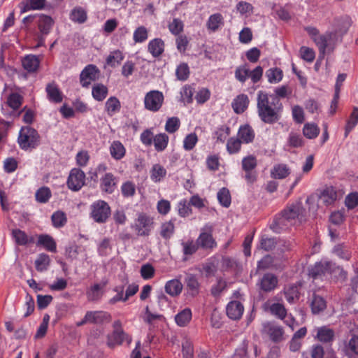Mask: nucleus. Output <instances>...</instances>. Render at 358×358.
Listing matches in <instances>:
<instances>
[{"label": "nucleus", "instance_id": "f257e3e1", "mask_svg": "<svg viewBox=\"0 0 358 358\" xmlns=\"http://www.w3.org/2000/svg\"><path fill=\"white\" fill-rule=\"evenodd\" d=\"M304 211L301 203L292 204L282 210L280 215L274 218L270 228L274 232L280 233L287 225V222H292L296 218L301 219Z\"/></svg>", "mask_w": 358, "mask_h": 358}, {"label": "nucleus", "instance_id": "f03ea898", "mask_svg": "<svg viewBox=\"0 0 358 358\" xmlns=\"http://www.w3.org/2000/svg\"><path fill=\"white\" fill-rule=\"evenodd\" d=\"M304 29L318 47L320 55H324L327 49L332 48L331 46L336 43V32L327 31L324 34H320L319 30L314 27H306Z\"/></svg>", "mask_w": 358, "mask_h": 358}, {"label": "nucleus", "instance_id": "7ed1b4c3", "mask_svg": "<svg viewBox=\"0 0 358 358\" xmlns=\"http://www.w3.org/2000/svg\"><path fill=\"white\" fill-rule=\"evenodd\" d=\"M40 142V136L38 131L29 126L22 127L19 132L17 143L23 150L36 148Z\"/></svg>", "mask_w": 358, "mask_h": 358}, {"label": "nucleus", "instance_id": "20e7f679", "mask_svg": "<svg viewBox=\"0 0 358 358\" xmlns=\"http://www.w3.org/2000/svg\"><path fill=\"white\" fill-rule=\"evenodd\" d=\"M90 217L98 224L106 223L111 215V208L103 200H97L90 206Z\"/></svg>", "mask_w": 358, "mask_h": 358}, {"label": "nucleus", "instance_id": "39448f33", "mask_svg": "<svg viewBox=\"0 0 358 358\" xmlns=\"http://www.w3.org/2000/svg\"><path fill=\"white\" fill-rule=\"evenodd\" d=\"M257 106L259 112H278L282 108L280 99L276 96L262 91L258 93Z\"/></svg>", "mask_w": 358, "mask_h": 358}, {"label": "nucleus", "instance_id": "423d86ee", "mask_svg": "<svg viewBox=\"0 0 358 358\" xmlns=\"http://www.w3.org/2000/svg\"><path fill=\"white\" fill-rule=\"evenodd\" d=\"M213 227L211 224H206L201 229V232L196 238L199 248L204 250L212 251L217 248V244L213 236Z\"/></svg>", "mask_w": 358, "mask_h": 358}, {"label": "nucleus", "instance_id": "0eeeda50", "mask_svg": "<svg viewBox=\"0 0 358 358\" xmlns=\"http://www.w3.org/2000/svg\"><path fill=\"white\" fill-rule=\"evenodd\" d=\"M101 71L94 64H88L80 72V84L83 88H89L92 83L99 80Z\"/></svg>", "mask_w": 358, "mask_h": 358}, {"label": "nucleus", "instance_id": "6e6552de", "mask_svg": "<svg viewBox=\"0 0 358 358\" xmlns=\"http://www.w3.org/2000/svg\"><path fill=\"white\" fill-rule=\"evenodd\" d=\"M257 166V159L252 155L244 157L241 161V167L245 172V180L248 183L252 184L257 180V173L255 171Z\"/></svg>", "mask_w": 358, "mask_h": 358}, {"label": "nucleus", "instance_id": "1a4fd4ad", "mask_svg": "<svg viewBox=\"0 0 358 358\" xmlns=\"http://www.w3.org/2000/svg\"><path fill=\"white\" fill-rule=\"evenodd\" d=\"M85 173L80 169L73 168L67 178V186L73 192L79 191L85 183Z\"/></svg>", "mask_w": 358, "mask_h": 358}, {"label": "nucleus", "instance_id": "9d476101", "mask_svg": "<svg viewBox=\"0 0 358 358\" xmlns=\"http://www.w3.org/2000/svg\"><path fill=\"white\" fill-rule=\"evenodd\" d=\"M333 263L327 260H322L312 266L308 271L309 276L313 279H321L327 274L331 273Z\"/></svg>", "mask_w": 358, "mask_h": 358}, {"label": "nucleus", "instance_id": "9b49d317", "mask_svg": "<svg viewBox=\"0 0 358 358\" xmlns=\"http://www.w3.org/2000/svg\"><path fill=\"white\" fill-rule=\"evenodd\" d=\"M118 178L113 173L108 172L99 178L100 190L106 194H113L117 189Z\"/></svg>", "mask_w": 358, "mask_h": 358}, {"label": "nucleus", "instance_id": "f8f14e48", "mask_svg": "<svg viewBox=\"0 0 358 358\" xmlns=\"http://www.w3.org/2000/svg\"><path fill=\"white\" fill-rule=\"evenodd\" d=\"M163 101L162 92L155 90L150 91L146 94L144 99L145 108L152 111H157L161 108Z\"/></svg>", "mask_w": 358, "mask_h": 358}, {"label": "nucleus", "instance_id": "ddd939ff", "mask_svg": "<svg viewBox=\"0 0 358 358\" xmlns=\"http://www.w3.org/2000/svg\"><path fill=\"white\" fill-rule=\"evenodd\" d=\"M278 284V277L272 273H266L259 278L257 285L261 291L267 293L273 291Z\"/></svg>", "mask_w": 358, "mask_h": 358}, {"label": "nucleus", "instance_id": "4468645a", "mask_svg": "<svg viewBox=\"0 0 358 358\" xmlns=\"http://www.w3.org/2000/svg\"><path fill=\"white\" fill-rule=\"evenodd\" d=\"M129 345L132 338L124 331H113L111 334L107 336V345L109 348H113L116 345H121L124 342Z\"/></svg>", "mask_w": 358, "mask_h": 358}, {"label": "nucleus", "instance_id": "2eb2a0df", "mask_svg": "<svg viewBox=\"0 0 358 358\" xmlns=\"http://www.w3.org/2000/svg\"><path fill=\"white\" fill-rule=\"evenodd\" d=\"M316 333L315 338L323 343H329L334 341L335 338V332L334 329L328 326H322L315 329Z\"/></svg>", "mask_w": 358, "mask_h": 358}, {"label": "nucleus", "instance_id": "dca6fc26", "mask_svg": "<svg viewBox=\"0 0 358 358\" xmlns=\"http://www.w3.org/2000/svg\"><path fill=\"white\" fill-rule=\"evenodd\" d=\"M152 219L145 213H141L137 219L136 230L141 236H148L150 227L152 225Z\"/></svg>", "mask_w": 358, "mask_h": 358}, {"label": "nucleus", "instance_id": "f3484780", "mask_svg": "<svg viewBox=\"0 0 358 358\" xmlns=\"http://www.w3.org/2000/svg\"><path fill=\"white\" fill-rule=\"evenodd\" d=\"M263 331L267 334L271 340L275 343H278L282 340L284 330L280 326L266 323L264 324Z\"/></svg>", "mask_w": 358, "mask_h": 358}, {"label": "nucleus", "instance_id": "a211bd4d", "mask_svg": "<svg viewBox=\"0 0 358 358\" xmlns=\"http://www.w3.org/2000/svg\"><path fill=\"white\" fill-rule=\"evenodd\" d=\"M244 312V306L241 302L238 301H230L226 307V313L227 316L234 320H239Z\"/></svg>", "mask_w": 358, "mask_h": 358}, {"label": "nucleus", "instance_id": "6ab92c4d", "mask_svg": "<svg viewBox=\"0 0 358 358\" xmlns=\"http://www.w3.org/2000/svg\"><path fill=\"white\" fill-rule=\"evenodd\" d=\"M244 144H249L254 141L255 132L248 124H242L239 127L237 136Z\"/></svg>", "mask_w": 358, "mask_h": 358}, {"label": "nucleus", "instance_id": "aec40b11", "mask_svg": "<svg viewBox=\"0 0 358 358\" xmlns=\"http://www.w3.org/2000/svg\"><path fill=\"white\" fill-rule=\"evenodd\" d=\"M90 323L102 324L111 320V315L103 310L87 311Z\"/></svg>", "mask_w": 358, "mask_h": 358}, {"label": "nucleus", "instance_id": "412c9836", "mask_svg": "<svg viewBox=\"0 0 358 358\" xmlns=\"http://www.w3.org/2000/svg\"><path fill=\"white\" fill-rule=\"evenodd\" d=\"M175 234V220H170L163 222L159 229V235L164 241V243H169Z\"/></svg>", "mask_w": 358, "mask_h": 358}, {"label": "nucleus", "instance_id": "4be33fe9", "mask_svg": "<svg viewBox=\"0 0 358 358\" xmlns=\"http://www.w3.org/2000/svg\"><path fill=\"white\" fill-rule=\"evenodd\" d=\"M181 245L182 248L183 261L188 260L189 258L195 254L199 249L196 241H194L193 239L182 241L181 243Z\"/></svg>", "mask_w": 358, "mask_h": 358}, {"label": "nucleus", "instance_id": "5701e85b", "mask_svg": "<svg viewBox=\"0 0 358 358\" xmlns=\"http://www.w3.org/2000/svg\"><path fill=\"white\" fill-rule=\"evenodd\" d=\"M23 68L29 73H34L37 71L40 65L38 57L34 55L25 56L22 60Z\"/></svg>", "mask_w": 358, "mask_h": 358}, {"label": "nucleus", "instance_id": "b1692460", "mask_svg": "<svg viewBox=\"0 0 358 358\" xmlns=\"http://www.w3.org/2000/svg\"><path fill=\"white\" fill-rule=\"evenodd\" d=\"M167 174L166 169L159 164H155L150 171V177L155 183H159L164 180Z\"/></svg>", "mask_w": 358, "mask_h": 358}, {"label": "nucleus", "instance_id": "393cba45", "mask_svg": "<svg viewBox=\"0 0 358 358\" xmlns=\"http://www.w3.org/2000/svg\"><path fill=\"white\" fill-rule=\"evenodd\" d=\"M53 24L54 20L50 16L44 14L39 15L38 27L42 35H48L50 32Z\"/></svg>", "mask_w": 358, "mask_h": 358}, {"label": "nucleus", "instance_id": "a878e982", "mask_svg": "<svg viewBox=\"0 0 358 358\" xmlns=\"http://www.w3.org/2000/svg\"><path fill=\"white\" fill-rule=\"evenodd\" d=\"M37 245H42L47 251L57 252V243L50 235L40 234L38 237Z\"/></svg>", "mask_w": 358, "mask_h": 358}, {"label": "nucleus", "instance_id": "bb28decb", "mask_svg": "<svg viewBox=\"0 0 358 358\" xmlns=\"http://www.w3.org/2000/svg\"><path fill=\"white\" fill-rule=\"evenodd\" d=\"M148 50L152 57H158L164 51V42L161 38H154L148 43Z\"/></svg>", "mask_w": 358, "mask_h": 358}, {"label": "nucleus", "instance_id": "cd10ccee", "mask_svg": "<svg viewBox=\"0 0 358 358\" xmlns=\"http://www.w3.org/2000/svg\"><path fill=\"white\" fill-rule=\"evenodd\" d=\"M250 101L248 95L245 94H241L236 96L232 103L231 106L234 112H244L247 110Z\"/></svg>", "mask_w": 358, "mask_h": 358}, {"label": "nucleus", "instance_id": "c85d7f7f", "mask_svg": "<svg viewBox=\"0 0 358 358\" xmlns=\"http://www.w3.org/2000/svg\"><path fill=\"white\" fill-rule=\"evenodd\" d=\"M224 24V17L220 13H215L208 17L206 27L210 32L217 31Z\"/></svg>", "mask_w": 358, "mask_h": 358}, {"label": "nucleus", "instance_id": "c756f323", "mask_svg": "<svg viewBox=\"0 0 358 358\" xmlns=\"http://www.w3.org/2000/svg\"><path fill=\"white\" fill-rule=\"evenodd\" d=\"M185 283L189 295L194 297L199 294L200 284L194 275L188 274L185 278Z\"/></svg>", "mask_w": 358, "mask_h": 358}, {"label": "nucleus", "instance_id": "7c9ffc66", "mask_svg": "<svg viewBox=\"0 0 358 358\" xmlns=\"http://www.w3.org/2000/svg\"><path fill=\"white\" fill-rule=\"evenodd\" d=\"M182 284L178 279H173L166 282L165 292L171 296H178L182 290Z\"/></svg>", "mask_w": 358, "mask_h": 358}, {"label": "nucleus", "instance_id": "2f4dec72", "mask_svg": "<svg viewBox=\"0 0 358 358\" xmlns=\"http://www.w3.org/2000/svg\"><path fill=\"white\" fill-rule=\"evenodd\" d=\"M12 237L17 245H26L34 242L32 237H29L24 231L19 229L12 231Z\"/></svg>", "mask_w": 358, "mask_h": 358}, {"label": "nucleus", "instance_id": "473e14b6", "mask_svg": "<svg viewBox=\"0 0 358 358\" xmlns=\"http://www.w3.org/2000/svg\"><path fill=\"white\" fill-rule=\"evenodd\" d=\"M106 283L103 285L96 283L90 287L86 292V296L88 301H97L103 295L102 289L105 287Z\"/></svg>", "mask_w": 358, "mask_h": 358}, {"label": "nucleus", "instance_id": "72a5a7b5", "mask_svg": "<svg viewBox=\"0 0 358 358\" xmlns=\"http://www.w3.org/2000/svg\"><path fill=\"white\" fill-rule=\"evenodd\" d=\"M45 90L50 101L55 103L62 101V93L55 83L48 84Z\"/></svg>", "mask_w": 358, "mask_h": 358}, {"label": "nucleus", "instance_id": "f704fd0d", "mask_svg": "<svg viewBox=\"0 0 358 358\" xmlns=\"http://www.w3.org/2000/svg\"><path fill=\"white\" fill-rule=\"evenodd\" d=\"M310 307L313 314H318L326 309L327 302L323 297L313 294Z\"/></svg>", "mask_w": 358, "mask_h": 358}, {"label": "nucleus", "instance_id": "c9c22d12", "mask_svg": "<svg viewBox=\"0 0 358 358\" xmlns=\"http://www.w3.org/2000/svg\"><path fill=\"white\" fill-rule=\"evenodd\" d=\"M110 153L113 159L120 160L124 157L126 150L120 141H115L110 146Z\"/></svg>", "mask_w": 358, "mask_h": 358}, {"label": "nucleus", "instance_id": "e433bc0d", "mask_svg": "<svg viewBox=\"0 0 358 358\" xmlns=\"http://www.w3.org/2000/svg\"><path fill=\"white\" fill-rule=\"evenodd\" d=\"M192 317V313L191 309L186 308L175 316V321L179 327H185L189 323Z\"/></svg>", "mask_w": 358, "mask_h": 358}, {"label": "nucleus", "instance_id": "4c0bfd02", "mask_svg": "<svg viewBox=\"0 0 358 358\" xmlns=\"http://www.w3.org/2000/svg\"><path fill=\"white\" fill-rule=\"evenodd\" d=\"M290 173L289 169L286 164H280L275 165L271 170V176L275 179H284Z\"/></svg>", "mask_w": 358, "mask_h": 358}, {"label": "nucleus", "instance_id": "58836bf2", "mask_svg": "<svg viewBox=\"0 0 358 358\" xmlns=\"http://www.w3.org/2000/svg\"><path fill=\"white\" fill-rule=\"evenodd\" d=\"M124 59V55L122 52L120 50H116L110 52L109 55L107 57L106 62L109 66L115 68L120 65Z\"/></svg>", "mask_w": 358, "mask_h": 358}, {"label": "nucleus", "instance_id": "ea45409f", "mask_svg": "<svg viewBox=\"0 0 358 358\" xmlns=\"http://www.w3.org/2000/svg\"><path fill=\"white\" fill-rule=\"evenodd\" d=\"M169 138L165 133L158 134L153 138L155 149L157 152L164 151L168 146Z\"/></svg>", "mask_w": 358, "mask_h": 358}, {"label": "nucleus", "instance_id": "a19ab883", "mask_svg": "<svg viewBox=\"0 0 358 358\" xmlns=\"http://www.w3.org/2000/svg\"><path fill=\"white\" fill-rule=\"evenodd\" d=\"M242 142L237 137H230L226 144V150L229 155L238 154L241 150Z\"/></svg>", "mask_w": 358, "mask_h": 358}, {"label": "nucleus", "instance_id": "79ce46f5", "mask_svg": "<svg viewBox=\"0 0 358 358\" xmlns=\"http://www.w3.org/2000/svg\"><path fill=\"white\" fill-rule=\"evenodd\" d=\"M108 92L106 86L102 83H97L92 87V94L95 100L101 101L107 96Z\"/></svg>", "mask_w": 358, "mask_h": 358}, {"label": "nucleus", "instance_id": "37998d69", "mask_svg": "<svg viewBox=\"0 0 358 358\" xmlns=\"http://www.w3.org/2000/svg\"><path fill=\"white\" fill-rule=\"evenodd\" d=\"M70 19L78 24L84 23L87 19V15L84 8L82 7L74 8L70 13Z\"/></svg>", "mask_w": 358, "mask_h": 358}, {"label": "nucleus", "instance_id": "c03bdc74", "mask_svg": "<svg viewBox=\"0 0 358 358\" xmlns=\"http://www.w3.org/2000/svg\"><path fill=\"white\" fill-rule=\"evenodd\" d=\"M52 226L55 228L63 227L67 222V217L64 212L57 210L51 215Z\"/></svg>", "mask_w": 358, "mask_h": 358}, {"label": "nucleus", "instance_id": "a18cd8bd", "mask_svg": "<svg viewBox=\"0 0 358 358\" xmlns=\"http://www.w3.org/2000/svg\"><path fill=\"white\" fill-rule=\"evenodd\" d=\"M217 198L222 206L224 208H229L230 206L231 203V197L230 192L227 188H221L217 194Z\"/></svg>", "mask_w": 358, "mask_h": 358}, {"label": "nucleus", "instance_id": "49530a36", "mask_svg": "<svg viewBox=\"0 0 358 358\" xmlns=\"http://www.w3.org/2000/svg\"><path fill=\"white\" fill-rule=\"evenodd\" d=\"M320 199L326 205L332 204L337 199V192L333 187H328L322 192Z\"/></svg>", "mask_w": 358, "mask_h": 358}, {"label": "nucleus", "instance_id": "de8ad7c7", "mask_svg": "<svg viewBox=\"0 0 358 358\" xmlns=\"http://www.w3.org/2000/svg\"><path fill=\"white\" fill-rule=\"evenodd\" d=\"M320 128L314 123H306L303 128V134L308 139L317 138L320 134Z\"/></svg>", "mask_w": 358, "mask_h": 358}, {"label": "nucleus", "instance_id": "09e8293b", "mask_svg": "<svg viewBox=\"0 0 358 358\" xmlns=\"http://www.w3.org/2000/svg\"><path fill=\"white\" fill-rule=\"evenodd\" d=\"M50 264V259L48 255L40 254L35 261V267L38 271L42 272L48 269Z\"/></svg>", "mask_w": 358, "mask_h": 358}, {"label": "nucleus", "instance_id": "8fccbe9b", "mask_svg": "<svg viewBox=\"0 0 358 358\" xmlns=\"http://www.w3.org/2000/svg\"><path fill=\"white\" fill-rule=\"evenodd\" d=\"M51 196V191L48 187H42L39 188L35 193V198L36 201L41 203H45L48 202Z\"/></svg>", "mask_w": 358, "mask_h": 358}, {"label": "nucleus", "instance_id": "3c124183", "mask_svg": "<svg viewBox=\"0 0 358 358\" xmlns=\"http://www.w3.org/2000/svg\"><path fill=\"white\" fill-rule=\"evenodd\" d=\"M190 74L189 66L187 63H180L176 69V76L178 80H187Z\"/></svg>", "mask_w": 358, "mask_h": 358}, {"label": "nucleus", "instance_id": "603ef678", "mask_svg": "<svg viewBox=\"0 0 358 358\" xmlns=\"http://www.w3.org/2000/svg\"><path fill=\"white\" fill-rule=\"evenodd\" d=\"M259 243L262 249L265 251H270L275 248L277 241L275 238L268 237L267 235H262Z\"/></svg>", "mask_w": 358, "mask_h": 358}, {"label": "nucleus", "instance_id": "864d4df0", "mask_svg": "<svg viewBox=\"0 0 358 358\" xmlns=\"http://www.w3.org/2000/svg\"><path fill=\"white\" fill-rule=\"evenodd\" d=\"M266 76L270 83H279L282 79V71L278 68H271L266 71Z\"/></svg>", "mask_w": 358, "mask_h": 358}, {"label": "nucleus", "instance_id": "5fc2aeb1", "mask_svg": "<svg viewBox=\"0 0 358 358\" xmlns=\"http://www.w3.org/2000/svg\"><path fill=\"white\" fill-rule=\"evenodd\" d=\"M287 145L292 148H300L303 145V139L300 134L291 131L287 138Z\"/></svg>", "mask_w": 358, "mask_h": 358}, {"label": "nucleus", "instance_id": "6e6d98bb", "mask_svg": "<svg viewBox=\"0 0 358 358\" xmlns=\"http://www.w3.org/2000/svg\"><path fill=\"white\" fill-rule=\"evenodd\" d=\"M178 213L182 217H186L192 213L189 202L186 199L180 200L177 206Z\"/></svg>", "mask_w": 358, "mask_h": 358}, {"label": "nucleus", "instance_id": "4d7b16f0", "mask_svg": "<svg viewBox=\"0 0 358 358\" xmlns=\"http://www.w3.org/2000/svg\"><path fill=\"white\" fill-rule=\"evenodd\" d=\"M23 97L18 93H11L7 99V103L13 110H17L22 104Z\"/></svg>", "mask_w": 358, "mask_h": 358}, {"label": "nucleus", "instance_id": "13d9d810", "mask_svg": "<svg viewBox=\"0 0 358 358\" xmlns=\"http://www.w3.org/2000/svg\"><path fill=\"white\" fill-rule=\"evenodd\" d=\"M284 293L286 300L290 303H294L295 299H298L299 297L298 287L294 285L285 288Z\"/></svg>", "mask_w": 358, "mask_h": 358}, {"label": "nucleus", "instance_id": "bf43d9fd", "mask_svg": "<svg viewBox=\"0 0 358 358\" xmlns=\"http://www.w3.org/2000/svg\"><path fill=\"white\" fill-rule=\"evenodd\" d=\"M334 252L341 259L349 260L351 257V252L349 248L343 244L337 245L334 248Z\"/></svg>", "mask_w": 358, "mask_h": 358}, {"label": "nucleus", "instance_id": "052dcab7", "mask_svg": "<svg viewBox=\"0 0 358 358\" xmlns=\"http://www.w3.org/2000/svg\"><path fill=\"white\" fill-rule=\"evenodd\" d=\"M271 313L278 318L283 320L287 315V310L285 306L279 303H273L270 306Z\"/></svg>", "mask_w": 358, "mask_h": 358}, {"label": "nucleus", "instance_id": "680f3d73", "mask_svg": "<svg viewBox=\"0 0 358 358\" xmlns=\"http://www.w3.org/2000/svg\"><path fill=\"white\" fill-rule=\"evenodd\" d=\"M148 37V30L143 26L138 27L133 34V38L136 43H143L147 40Z\"/></svg>", "mask_w": 358, "mask_h": 358}, {"label": "nucleus", "instance_id": "e2e57ef3", "mask_svg": "<svg viewBox=\"0 0 358 358\" xmlns=\"http://www.w3.org/2000/svg\"><path fill=\"white\" fill-rule=\"evenodd\" d=\"M250 69L247 65L240 66L235 71V78L239 82L244 83L249 77Z\"/></svg>", "mask_w": 358, "mask_h": 358}, {"label": "nucleus", "instance_id": "0e129e2a", "mask_svg": "<svg viewBox=\"0 0 358 358\" xmlns=\"http://www.w3.org/2000/svg\"><path fill=\"white\" fill-rule=\"evenodd\" d=\"M230 134V129L228 127H221L218 128L214 133V138L216 139V142L224 143L227 138Z\"/></svg>", "mask_w": 358, "mask_h": 358}, {"label": "nucleus", "instance_id": "69168bd1", "mask_svg": "<svg viewBox=\"0 0 358 358\" xmlns=\"http://www.w3.org/2000/svg\"><path fill=\"white\" fill-rule=\"evenodd\" d=\"M183 22L178 18H174L169 24V29L173 35H179L183 31Z\"/></svg>", "mask_w": 358, "mask_h": 358}, {"label": "nucleus", "instance_id": "338daca9", "mask_svg": "<svg viewBox=\"0 0 358 358\" xmlns=\"http://www.w3.org/2000/svg\"><path fill=\"white\" fill-rule=\"evenodd\" d=\"M155 269L150 264H143L140 270V273L143 279L150 280L155 275Z\"/></svg>", "mask_w": 358, "mask_h": 358}, {"label": "nucleus", "instance_id": "774afa93", "mask_svg": "<svg viewBox=\"0 0 358 358\" xmlns=\"http://www.w3.org/2000/svg\"><path fill=\"white\" fill-rule=\"evenodd\" d=\"M183 358H194V347L189 340H185L182 344Z\"/></svg>", "mask_w": 358, "mask_h": 358}]
</instances>
